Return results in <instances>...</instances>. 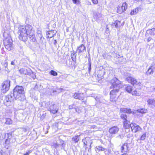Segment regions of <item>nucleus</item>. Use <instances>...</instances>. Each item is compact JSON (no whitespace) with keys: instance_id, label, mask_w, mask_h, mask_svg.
<instances>
[{"instance_id":"nucleus-24","label":"nucleus","mask_w":155,"mask_h":155,"mask_svg":"<svg viewBox=\"0 0 155 155\" xmlns=\"http://www.w3.org/2000/svg\"><path fill=\"white\" fill-rule=\"evenodd\" d=\"M138 8H136L131 11L130 13V14L131 15H135L138 12Z\"/></svg>"},{"instance_id":"nucleus-8","label":"nucleus","mask_w":155,"mask_h":155,"mask_svg":"<svg viewBox=\"0 0 155 155\" xmlns=\"http://www.w3.org/2000/svg\"><path fill=\"white\" fill-rule=\"evenodd\" d=\"M132 132L134 133H136L141 131L142 128L139 125L135 123H131L130 124Z\"/></svg>"},{"instance_id":"nucleus-28","label":"nucleus","mask_w":155,"mask_h":155,"mask_svg":"<svg viewBox=\"0 0 155 155\" xmlns=\"http://www.w3.org/2000/svg\"><path fill=\"white\" fill-rule=\"evenodd\" d=\"M146 133H144L140 137V140H144L146 137Z\"/></svg>"},{"instance_id":"nucleus-16","label":"nucleus","mask_w":155,"mask_h":155,"mask_svg":"<svg viewBox=\"0 0 155 155\" xmlns=\"http://www.w3.org/2000/svg\"><path fill=\"white\" fill-rule=\"evenodd\" d=\"M121 152L122 153H125L128 150L127 144L126 143H124L120 148Z\"/></svg>"},{"instance_id":"nucleus-7","label":"nucleus","mask_w":155,"mask_h":155,"mask_svg":"<svg viewBox=\"0 0 155 155\" xmlns=\"http://www.w3.org/2000/svg\"><path fill=\"white\" fill-rule=\"evenodd\" d=\"M12 39H4L3 42L5 48L8 51H10L13 48Z\"/></svg>"},{"instance_id":"nucleus-2","label":"nucleus","mask_w":155,"mask_h":155,"mask_svg":"<svg viewBox=\"0 0 155 155\" xmlns=\"http://www.w3.org/2000/svg\"><path fill=\"white\" fill-rule=\"evenodd\" d=\"M111 83L112 86L110 87V88L114 89L111 91L110 92V100L112 101H115L117 98L116 96L117 93L119 91V89L116 88H120L122 87V82L117 78H114L111 80Z\"/></svg>"},{"instance_id":"nucleus-21","label":"nucleus","mask_w":155,"mask_h":155,"mask_svg":"<svg viewBox=\"0 0 155 155\" xmlns=\"http://www.w3.org/2000/svg\"><path fill=\"white\" fill-rule=\"evenodd\" d=\"M82 142L86 146L88 145L89 144H90V145L91 144V140L89 137H86L83 140Z\"/></svg>"},{"instance_id":"nucleus-11","label":"nucleus","mask_w":155,"mask_h":155,"mask_svg":"<svg viewBox=\"0 0 155 155\" xmlns=\"http://www.w3.org/2000/svg\"><path fill=\"white\" fill-rule=\"evenodd\" d=\"M19 72L21 74L30 75L31 74V71L29 68L27 69L25 68H22L19 70Z\"/></svg>"},{"instance_id":"nucleus-46","label":"nucleus","mask_w":155,"mask_h":155,"mask_svg":"<svg viewBox=\"0 0 155 155\" xmlns=\"http://www.w3.org/2000/svg\"><path fill=\"white\" fill-rule=\"evenodd\" d=\"M5 34L4 33V35H5Z\"/></svg>"},{"instance_id":"nucleus-26","label":"nucleus","mask_w":155,"mask_h":155,"mask_svg":"<svg viewBox=\"0 0 155 155\" xmlns=\"http://www.w3.org/2000/svg\"><path fill=\"white\" fill-rule=\"evenodd\" d=\"M12 123V120L9 118H6L5 123L7 124H11Z\"/></svg>"},{"instance_id":"nucleus-43","label":"nucleus","mask_w":155,"mask_h":155,"mask_svg":"<svg viewBox=\"0 0 155 155\" xmlns=\"http://www.w3.org/2000/svg\"><path fill=\"white\" fill-rule=\"evenodd\" d=\"M9 140V139H7L6 140V141H5V142H7V141H8V140Z\"/></svg>"},{"instance_id":"nucleus-44","label":"nucleus","mask_w":155,"mask_h":155,"mask_svg":"<svg viewBox=\"0 0 155 155\" xmlns=\"http://www.w3.org/2000/svg\"><path fill=\"white\" fill-rule=\"evenodd\" d=\"M121 155H127L126 154V153H124L123 154H122Z\"/></svg>"},{"instance_id":"nucleus-3","label":"nucleus","mask_w":155,"mask_h":155,"mask_svg":"<svg viewBox=\"0 0 155 155\" xmlns=\"http://www.w3.org/2000/svg\"><path fill=\"white\" fill-rule=\"evenodd\" d=\"M24 93V88L22 86H16L14 90V97L16 99L21 100V96Z\"/></svg>"},{"instance_id":"nucleus-41","label":"nucleus","mask_w":155,"mask_h":155,"mask_svg":"<svg viewBox=\"0 0 155 155\" xmlns=\"http://www.w3.org/2000/svg\"><path fill=\"white\" fill-rule=\"evenodd\" d=\"M71 107H71V106H69V109H72Z\"/></svg>"},{"instance_id":"nucleus-6","label":"nucleus","mask_w":155,"mask_h":155,"mask_svg":"<svg viewBox=\"0 0 155 155\" xmlns=\"http://www.w3.org/2000/svg\"><path fill=\"white\" fill-rule=\"evenodd\" d=\"M132 88V86H128L125 88V90L127 92L131 93L133 95L139 96L141 95L140 92L137 91L136 90H133Z\"/></svg>"},{"instance_id":"nucleus-32","label":"nucleus","mask_w":155,"mask_h":155,"mask_svg":"<svg viewBox=\"0 0 155 155\" xmlns=\"http://www.w3.org/2000/svg\"><path fill=\"white\" fill-rule=\"evenodd\" d=\"M96 151L97 150H101V151H103L105 149L104 148H103L102 147H101L100 146H98L96 148Z\"/></svg>"},{"instance_id":"nucleus-18","label":"nucleus","mask_w":155,"mask_h":155,"mask_svg":"<svg viewBox=\"0 0 155 155\" xmlns=\"http://www.w3.org/2000/svg\"><path fill=\"white\" fill-rule=\"evenodd\" d=\"M83 93H75L74 95V97L76 99H78L80 100L83 99Z\"/></svg>"},{"instance_id":"nucleus-37","label":"nucleus","mask_w":155,"mask_h":155,"mask_svg":"<svg viewBox=\"0 0 155 155\" xmlns=\"http://www.w3.org/2000/svg\"><path fill=\"white\" fill-rule=\"evenodd\" d=\"M15 60H14L13 61H12L11 62V64L12 65H15Z\"/></svg>"},{"instance_id":"nucleus-13","label":"nucleus","mask_w":155,"mask_h":155,"mask_svg":"<svg viewBox=\"0 0 155 155\" xmlns=\"http://www.w3.org/2000/svg\"><path fill=\"white\" fill-rule=\"evenodd\" d=\"M56 33V31L55 30L50 31L47 33V38H51L53 37Z\"/></svg>"},{"instance_id":"nucleus-36","label":"nucleus","mask_w":155,"mask_h":155,"mask_svg":"<svg viewBox=\"0 0 155 155\" xmlns=\"http://www.w3.org/2000/svg\"><path fill=\"white\" fill-rule=\"evenodd\" d=\"M59 146V145L57 143L54 144V146L55 148H57Z\"/></svg>"},{"instance_id":"nucleus-5","label":"nucleus","mask_w":155,"mask_h":155,"mask_svg":"<svg viewBox=\"0 0 155 155\" xmlns=\"http://www.w3.org/2000/svg\"><path fill=\"white\" fill-rule=\"evenodd\" d=\"M10 87V81L9 80H6L4 81L2 84V88L1 90L3 93H6L9 89Z\"/></svg>"},{"instance_id":"nucleus-31","label":"nucleus","mask_w":155,"mask_h":155,"mask_svg":"<svg viewBox=\"0 0 155 155\" xmlns=\"http://www.w3.org/2000/svg\"><path fill=\"white\" fill-rule=\"evenodd\" d=\"M50 74L54 76H56L58 75L57 73L53 70H51L50 72Z\"/></svg>"},{"instance_id":"nucleus-10","label":"nucleus","mask_w":155,"mask_h":155,"mask_svg":"<svg viewBox=\"0 0 155 155\" xmlns=\"http://www.w3.org/2000/svg\"><path fill=\"white\" fill-rule=\"evenodd\" d=\"M12 98L10 95H8L6 97L4 101V104L6 106H8L12 104Z\"/></svg>"},{"instance_id":"nucleus-29","label":"nucleus","mask_w":155,"mask_h":155,"mask_svg":"<svg viewBox=\"0 0 155 155\" xmlns=\"http://www.w3.org/2000/svg\"><path fill=\"white\" fill-rule=\"evenodd\" d=\"M124 126L126 128H128L130 127V124L125 121H124Z\"/></svg>"},{"instance_id":"nucleus-12","label":"nucleus","mask_w":155,"mask_h":155,"mask_svg":"<svg viewBox=\"0 0 155 155\" xmlns=\"http://www.w3.org/2000/svg\"><path fill=\"white\" fill-rule=\"evenodd\" d=\"M119 129L117 127L114 126L110 128L109 130V132L110 134H115L117 133Z\"/></svg>"},{"instance_id":"nucleus-4","label":"nucleus","mask_w":155,"mask_h":155,"mask_svg":"<svg viewBox=\"0 0 155 155\" xmlns=\"http://www.w3.org/2000/svg\"><path fill=\"white\" fill-rule=\"evenodd\" d=\"M125 75L127 76L126 78L125 79L126 81L130 83L133 86L138 85L141 86V84L140 82H138L135 78L131 76L130 74H129L127 75L125 74Z\"/></svg>"},{"instance_id":"nucleus-14","label":"nucleus","mask_w":155,"mask_h":155,"mask_svg":"<svg viewBox=\"0 0 155 155\" xmlns=\"http://www.w3.org/2000/svg\"><path fill=\"white\" fill-rule=\"evenodd\" d=\"M147 102L150 107L152 108L155 107V100L153 99H149Z\"/></svg>"},{"instance_id":"nucleus-34","label":"nucleus","mask_w":155,"mask_h":155,"mask_svg":"<svg viewBox=\"0 0 155 155\" xmlns=\"http://www.w3.org/2000/svg\"><path fill=\"white\" fill-rule=\"evenodd\" d=\"M32 151L31 150H28L26 152V153H24L23 155H29V154Z\"/></svg>"},{"instance_id":"nucleus-19","label":"nucleus","mask_w":155,"mask_h":155,"mask_svg":"<svg viewBox=\"0 0 155 155\" xmlns=\"http://www.w3.org/2000/svg\"><path fill=\"white\" fill-rule=\"evenodd\" d=\"M85 50V47L84 45H82L78 48L76 51L77 53H79L83 52Z\"/></svg>"},{"instance_id":"nucleus-47","label":"nucleus","mask_w":155,"mask_h":155,"mask_svg":"<svg viewBox=\"0 0 155 155\" xmlns=\"http://www.w3.org/2000/svg\"><path fill=\"white\" fill-rule=\"evenodd\" d=\"M41 38H42V37H41Z\"/></svg>"},{"instance_id":"nucleus-35","label":"nucleus","mask_w":155,"mask_h":155,"mask_svg":"<svg viewBox=\"0 0 155 155\" xmlns=\"http://www.w3.org/2000/svg\"><path fill=\"white\" fill-rule=\"evenodd\" d=\"M92 2L94 4H97L98 3V0H91Z\"/></svg>"},{"instance_id":"nucleus-30","label":"nucleus","mask_w":155,"mask_h":155,"mask_svg":"<svg viewBox=\"0 0 155 155\" xmlns=\"http://www.w3.org/2000/svg\"><path fill=\"white\" fill-rule=\"evenodd\" d=\"M121 118L123 119L124 120H125L126 121V118H127V115L125 114H122L120 116Z\"/></svg>"},{"instance_id":"nucleus-33","label":"nucleus","mask_w":155,"mask_h":155,"mask_svg":"<svg viewBox=\"0 0 155 155\" xmlns=\"http://www.w3.org/2000/svg\"><path fill=\"white\" fill-rule=\"evenodd\" d=\"M74 3L76 4H79L80 2V0H72Z\"/></svg>"},{"instance_id":"nucleus-45","label":"nucleus","mask_w":155,"mask_h":155,"mask_svg":"<svg viewBox=\"0 0 155 155\" xmlns=\"http://www.w3.org/2000/svg\"><path fill=\"white\" fill-rule=\"evenodd\" d=\"M119 137H120V138H122V137H121V135H119Z\"/></svg>"},{"instance_id":"nucleus-40","label":"nucleus","mask_w":155,"mask_h":155,"mask_svg":"<svg viewBox=\"0 0 155 155\" xmlns=\"http://www.w3.org/2000/svg\"><path fill=\"white\" fill-rule=\"evenodd\" d=\"M41 32V31L40 30H38V34H40Z\"/></svg>"},{"instance_id":"nucleus-20","label":"nucleus","mask_w":155,"mask_h":155,"mask_svg":"<svg viewBox=\"0 0 155 155\" xmlns=\"http://www.w3.org/2000/svg\"><path fill=\"white\" fill-rule=\"evenodd\" d=\"M147 110L145 109H140L135 111V112L133 111V114H136L138 113H140L142 114H144L147 112Z\"/></svg>"},{"instance_id":"nucleus-1","label":"nucleus","mask_w":155,"mask_h":155,"mask_svg":"<svg viewBox=\"0 0 155 155\" xmlns=\"http://www.w3.org/2000/svg\"><path fill=\"white\" fill-rule=\"evenodd\" d=\"M18 29V33L19 39L25 38V37H27V39L28 38H34V31L32 29V27L31 25H27L25 26H20L19 27Z\"/></svg>"},{"instance_id":"nucleus-48","label":"nucleus","mask_w":155,"mask_h":155,"mask_svg":"<svg viewBox=\"0 0 155 155\" xmlns=\"http://www.w3.org/2000/svg\"><path fill=\"white\" fill-rule=\"evenodd\" d=\"M154 91H155V89H154Z\"/></svg>"},{"instance_id":"nucleus-22","label":"nucleus","mask_w":155,"mask_h":155,"mask_svg":"<svg viewBox=\"0 0 155 155\" xmlns=\"http://www.w3.org/2000/svg\"><path fill=\"white\" fill-rule=\"evenodd\" d=\"M149 34L151 35H155V28L148 30L147 31L146 35Z\"/></svg>"},{"instance_id":"nucleus-38","label":"nucleus","mask_w":155,"mask_h":155,"mask_svg":"<svg viewBox=\"0 0 155 155\" xmlns=\"http://www.w3.org/2000/svg\"><path fill=\"white\" fill-rule=\"evenodd\" d=\"M4 66L5 67V68H6L7 67V66H8L7 62V61L5 62L4 64Z\"/></svg>"},{"instance_id":"nucleus-17","label":"nucleus","mask_w":155,"mask_h":155,"mask_svg":"<svg viewBox=\"0 0 155 155\" xmlns=\"http://www.w3.org/2000/svg\"><path fill=\"white\" fill-rule=\"evenodd\" d=\"M120 112L126 113L128 114H133V112L132 111H131V110L130 109H128L125 107L121 108L120 109Z\"/></svg>"},{"instance_id":"nucleus-9","label":"nucleus","mask_w":155,"mask_h":155,"mask_svg":"<svg viewBox=\"0 0 155 155\" xmlns=\"http://www.w3.org/2000/svg\"><path fill=\"white\" fill-rule=\"evenodd\" d=\"M127 7V3H124L121 6L118 5L117 7V12L121 14L126 10Z\"/></svg>"},{"instance_id":"nucleus-25","label":"nucleus","mask_w":155,"mask_h":155,"mask_svg":"<svg viewBox=\"0 0 155 155\" xmlns=\"http://www.w3.org/2000/svg\"><path fill=\"white\" fill-rule=\"evenodd\" d=\"M79 136H75L72 138V141H74L75 143H77L79 140Z\"/></svg>"},{"instance_id":"nucleus-27","label":"nucleus","mask_w":155,"mask_h":155,"mask_svg":"<svg viewBox=\"0 0 155 155\" xmlns=\"http://www.w3.org/2000/svg\"><path fill=\"white\" fill-rule=\"evenodd\" d=\"M50 112L54 114L56 113L58 111V109L56 108H55V109H53L51 106L50 107Z\"/></svg>"},{"instance_id":"nucleus-42","label":"nucleus","mask_w":155,"mask_h":155,"mask_svg":"<svg viewBox=\"0 0 155 155\" xmlns=\"http://www.w3.org/2000/svg\"><path fill=\"white\" fill-rule=\"evenodd\" d=\"M54 43H56V40H54Z\"/></svg>"},{"instance_id":"nucleus-39","label":"nucleus","mask_w":155,"mask_h":155,"mask_svg":"<svg viewBox=\"0 0 155 155\" xmlns=\"http://www.w3.org/2000/svg\"><path fill=\"white\" fill-rule=\"evenodd\" d=\"M89 65L88 69H89V71H90L91 69V62L89 61Z\"/></svg>"},{"instance_id":"nucleus-23","label":"nucleus","mask_w":155,"mask_h":155,"mask_svg":"<svg viewBox=\"0 0 155 155\" xmlns=\"http://www.w3.org/2000/svg\"><path fill=\"white\" fill-rule=\"evenodd\" d=\"M121 25L120 22L119 21L117 20L115 22L112 24V26L113 27L118 28Z\"/></svg>"},{"instance_id":"nucleus-15","label":"nucleus","mask_w":155,"mask_h":155,"mask_svg":"<svg viewBox=\"0 0 155 155\" xmlns=\"http://www.w3.org/2000/svg\"><path fill=\"white\" fill-rule=\"evenodd\" d=\"M154 71V68L152 66H150L146 72L145 74L147 75H150L153 74Z\"/></svg>"}]
</instances>
